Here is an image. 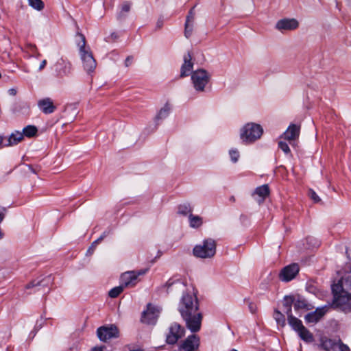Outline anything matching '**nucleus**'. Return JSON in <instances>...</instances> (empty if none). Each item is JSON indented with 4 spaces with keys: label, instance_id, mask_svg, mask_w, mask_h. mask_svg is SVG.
<instances>
[{
    "label": "nucleus",
    "instance_id": "obj_24",
    "mask_svg": "<svg viewBox=\"0 0 351 351\" xmlns=\"http://www.w3.org/2000/svg\"><path fill=\"white\" fill-rule=\"evenodd\" d=\"M294 309L296 311H309L313 308V306L307 302V301L300 296L297 298H294Z\"/></svg>",
    "mask_w": 351,
    "mask_h": 351
},
{
    "label": "nucleus",
    "instance_id": "obj_38",
    "mask_svg": "<svg viewBox=\"0 0 351 351\" xmlns=\"http://www.w3.org/2000/svg\"><path fill=\"white\" fill-rule=\"evenodd\" d=\"M278 147L280 148L285 154H289L290 152V149L288 144L283 141H280L278 143Z\"/></svg>",
    "mask_w": 351,
    "mask_h": 351
},
{
    "label": "nucleus",
    "instance_id": "obj_54",
    "mask_svg": "<svg viewBox=\"0 0 351 351\" xmlns=\"http://www.w3.org/2000/svg\"><path fill=\"white\" fill-rule=\"evenodd\" d=\"M130 351H142V350L140 349H136V350H130Z\"/></svg>",
    "mask_w": 351,
    "mask_h": 351
},
{
    "label": "nucleus",
    "instance_id": "obj_21",
    "mask_svg": "<svg viewBox=\"0 0 351 351\" xmlns=\"http://www.w3.org/2000/svg\"><path fill=\"white\" fill-rule=\"evenodd\" d=\"M38 106L45 114H51L56 109L52 100L49 97L40 99L38 101Z\"/></svg>",
    "mask_w": 351,
    "mask_h": 351
},
{
    "label": "nucleus",
    "instance_id": "obj_28",
    "mask_svg": "<svg viewBox=\"0 0 351 351\" xmlns=\"http://www.w3.org/2000/svg\"><path fill=\"white\" fill-rule=\"evenodd\" d=\"M170 105L168 103L165 104V105L159 110V112L156 114L155 117V121L156 122H158L159 121L167 118L170 112Z\"/></svg>",
    "mask_w": 351,
    "mask_h": 351
},
{
    "label": "nucleus",
    "instance_id": "obj_40",
    "mask_svg": "<svg viewBox=\"0 0 351 351\" xmlns=\"http://www.w3.org/2000/svg\"><path fill=\"white\" fill-rule=\"evenodd\" d=\"M308 195L315 202H319L321 201V199L319 197V196L317 195V193L312 189L309 190Z\"/></svg>",
    "mask_w": 351,
    "mask_h": 351
},
{
    "label": "nucleus",
    "instance_id": "obj_44",
    "mask_svg": "<svg viewBox=\"0 0 351 351\" xmlns=\"http://www.w3.org/2000/svg\"><path fill=\"white\" fill-rule=\"evenodd\" d=\"M8 95H10L11 96H15L16 95V93H17V90L15 88H10L8 90Z\"/></svg>",
    "mask_w": 351,
    "mask_h": 351
},
{
    "label": "nucleus",
    "instance_id": "obj_26",
    "mask_svg": "<svg viewBox=\"0 0 351 351\" xmlns=\"http://www.w3.org/2000/svg\"><path fill=\"white\" fill-rule=\"evenodd\" d=\"M193 211V206L189 202L180 204L178 207V213L184 216L191 215Z\"/></svg>",
    "mask_w": 351,
    "mask_h": 351
},
{
    "label": "nucleus",
    "instance_id": "obj_42",
    "mask_svg": "<svg viewBox=\"0 0 351 351\" xmlns=\"http://www.w3.org/2000/svg\"><path fill=\"white\" fill-rule=\"evenodd\" d=\"M90 351H108L105 346H95Z\"/></svg>",
    "mask_w": 351,
    "mask_h": 351
},
{
    "label": "nucleus",
    "instance_id": "obj_25",
    "mask_svg": "<svg viewBox=\"0 0 351 351\" xmlns=\"http://www.w3.org/2000/svg\"><path fill=\"white\" fill-rule=\"evenodd\" d=\"M294 305V297L285 296L284 299L283 306L285 307V312L287 315V320L289 324V316L293 317L291 313V305Z\"/></svg>",
    "mask_w": 351,
    "mask_h": 351
},
{
    "label": "nucleus",
    "instance_id": "obj_8",
    "mask_svg": "<svg viewBox=\"0 0 351 351\" xmlns=\"http://www.w3.org/2000/svg\"><path fill=\"white\" fill-rule=\"evenodd\" d=\"M161 308L151 303L147 304L146 309L141 315V321L147 325H155L160 316Z\"/></svg>",
    "mask_w": 351,
    "mask_h": 351
},
{
    "label": "nucleus",
    "instance_id": "obj_20",
    "mask_svg": "<svg viewBox=\"0 0 351 351\" xmlns=\"http://www.w3.org/2000/svg\"><path fill=\"white\" fill-rule=\"evenodd\" d=\"M269 189L267 184H263L256 189L253 197L258 204H261L267 196L269 195Z\"/></svg>",
    "mask_w": 351,
    "mask_h": 351
},
{
    "label": "nucleus",
    "instance_id": "obj_55",
    "mask_svg": "<svg viewBox=\"0 0 351 351\" xmlns=\"http://www.w3.org/2000/svg\"><path fill=\"white\" fill-rule=\"evenodd\" d=\"M10 337H11V334H10V332H9L8 335V338H10Z\"/></svg>",
    "mask_w": 351,
    "mask_h": 351
},
{
    "label": "nucleus",
    "instance_id": "obj_36",
    "mask_svg": "<svg viewBox=\"0 0 351 351\" xmlns=\"http://www.w3.org/2000/svg\"><path fill=\"white\" fill-rule=\"evenodd\" d=\"M193 28V24L189 23H185L184 35L186 38L191 36Z\"/></svg>",
    "mask_w": 351,
    "mask_h": 351
},
{
    "label": "nucleus",
    "instance_id": "obj_27",
    "mask_svg": "<svg viewBox=\"0 0 351 351\" xmlns=\"http://www.w3.org/2000/svg\"><path fill=\"white\" fill-rule=\"evenodd\" d=\"M189 226L192 228H198L203 224V219L199 215H195L193 213L189 215Z\"/></svg>",
    "mask_w": 351,
    "mask_h": 351
},
{
    "label": "nucleus",
    "instance_id": "obj_46",
    "mask_svg": "<svg viewBox=\"0 0 351 351\" xmlns=\"http://www.w3.org/2000/svg\"><path fill=\"white\" fill-rule=\"evenodd\" d=\"M96 247H94L92 244L90 246V247L88 249V251H87V253L90 254H92L95 250Z\"/></svg>",
    "mask_w": 351,
    "mask_h": 351
},
{
    "label": "nucleus",
    "instance_id": "obj_45",
    "mask_svg": "<svg viewBox=\"0 0 351 351\" xmlns=\"http://www.w3.org/2000/svg\"><path fill=\"white\" fill-rule=\"evenodd\" d=\"M46 64H47V60H43L40 62V65H39L38 71H43V70L44 69V68L45 67Z\"/></svg>",
    "mask_w": 351,
    "mask_h": 351
},
{
    "label": "nucleus",
    "instance_id": "obj_50",
    "mask_svg": "<svg viewBox=\"0 0 351 351\" xmlns=\"http://www.w3.org/2000/svg\"><path fill=\"white\" fill-rule=\"evenodd\" d=\"M99 243V241L97 240H95V241L93 242L92 245L94 246V247H97V245Z\"/></svg>",
    "mask_w": 351,
    "mask_h": 351
},
{
    "label": "nucleus",
    "instance_id": "obj_47",
    "mask_svg": "<svg viewBox=\"0 0 351 351\" xmlns=\"http://www.w3.org/2000/svg\"><path fill=\"white\" fill-rule=\"evenodd\" d=\"M132 62V58L130 57H128L125 61V64L126 66H128Z\"/></svg>",
    "mask_w": 351,
    "mask_h": 351
},
{
    "label": "nucleus",
    "instance_id": "obj_35",
    "mask_svg": "<svg viewBox=\"0 0 351 351\" xmlns=\"http://www.w3.org/2000/svg\"><path fill=\"white\" fill-rule=\"evenodd\" d=\"M25 49L27 50V52L29 53L30 56H34V52L37 51L36 46L35 45L31 44V43H27L25 45Z\"/></svg>",
    "mask_w": 351,
    "mask_h": 351
},
{
    "label": "nucleus",
    "instance_id": "obj_19",
    "mask_svg": "<svg viewBox=\"0 0 351 351\" xmlns=\"http://www.w3.org/2000/svg\"><path fill=\"white\" fill-rule=\"evenodd\" d=\"M56 71L58 77L68 75L71 71V64L60 59L56 64Z\"/></svg>",
    "mask_w": 351,
    "mask_h": 351
},
{
    "label": "nucleus",
    "instance_id": "obj_1",
    "mask_svg": "<svg viewBox=\"0 0 351 351\" xmlns=\"http://www.w3.org/2000/svg\"><path fill=\"white\" fill-rule=\"evenodd\" d=\"M178 311L191 332H198L202 326L203 316L199 310V302L193 290L184 293L178 304Z\"/></svg>",
    "mask_w": 351,
    "mask_h": 351
},
{
    "label": "nucleus",
    "instance_id": "obj_5",
    "mask_svg": "<svg viewBox=\"0 0 351 351\" xmlns=\"http://www.w3.org/2000/svg\"><path fill=\"white\" fill-rule=\"evenodd\" d=\"M216 253V243L212 239H205L202 244L197 245L193 248L195 256L208 258L214 256Z\"/></svg>",
    "mask_w": 351,
    "mask_h": 351
},
{
    "label": "nucleus",
    "instance_id": "obj_11",
    "mask_svg": "<svg viewBox=\"0 0 351 351\" xmlns=\"http://www.w3.org/2000/svg\"><path fill=\"white\" fill-rule=\"evenodd\" d=\"M147 269H141L138 271H129L121 276V285L124 288L133 287L137 283L138 277L145 274Z\"/></svg>",
    "mask_w": 351,
    "mask_h": 351
},
{
    "label": "nucleus",
    "instance_id": "obj_14",
    "mask_svg": "<svg viewBox=\"0 0 351 351\" xmlns=\"http://www.w3.org/2000/svg\"><path fill=\"white\" fill-rule=\"evenodd\" d=\"M199 346V338L196 335H189L179 346V351H194Z\"/></svg>",
    "mask_w": 351,
    "mask_h": 351
},
{
    "label": "nucleus",
    "instance_id": "obj_12",
    "mask_svg": "<svg viewBox=\"0 0 351 351\" xmlns=\"http://www.w3.org/2000/svg\"><path fill=\"white\" fill-rule=\"evenodd\" d=\"M319 347L325 351H349L348 346L340 341H335L329 339H322Z\"/></svg>",
    "mask_w": 351,
    "mask_h": 351
},
{
    "label": "nucleus",
    "instance_id": "obj_53",
    "mask_svg": "<svg viewBox=\"0 0 351 351\" xmlns=\"http://www.w3.org/2000/svg\"><path fill=\"white\" fill-rule=\"evenodd\" d=\"M97 240V241H99V242L100 243V242H101V241L103 240V239H102V237H99Z\"/></svg>",
    "mask_w": 351,
    "mask_h": 351
},
{
    "label": "nucleus",
    "instance_id": "obj_49",
    "mask_svg": "<svg viewBox=\"0 0 351 351\" xmlns=\"http://www.w3.org/2000/svg\"><path fill=\"white\" fill-rule=\"evenodd\" d=\"M40 56H41L40 53L37 50V51L34 52V56L33 57L39 58Z\"/></svg>",
    "mask_w": 351,
    "mask_h": 351
},
{
    "label": "nucleus",
    "instance_id": "obj_18",
    "mask_svg": "<svg viewBox=\"0 0 351 351\" xmlns=\"http://www.w3.org/2000/svg\"><path fill=\"white\" fill-rule=\"evenodd\" d=\"M23 134L21 132L16 131L12 133L9 137H1V145L12 146L18 144L23 139Z\"/></svg>",
    "mask_w": 351,
    "mask_h": 351
},
{
    "label": "nucleus",
    "instance_id": "obj_15",
    "mask_svg": "<svg viewBox=\"0 0 351 351\" xmlns=\"http://www.w3.org/2000/svg\"><path fill=\"white\" fill-rule=\"evenodd\" d=\"M53 284V278L51 275L47 276L42 278H36L28 283L25 286V289H29L33 287H37L38 291L42 289L48 288Z\"/></svg>",
    "mask_w": 351,
    "mask_h": 351
},
{
    "label": "nucleus",
    "instance_id": "obj_33",
    "mask_svg": "<svg viewBox=\"0 0 351 351\" xmlns=\"http://www.w3.org/2000/svg\"><path fill=\"white\" fill-rule=\"evenodd\" d=\"M130 10V3L128 2H125L121 5V10L120 13L118 14V19H121L123 17L125 16V14L128 13Z\"/></svg>",
    "mask_w": 351,
    "mask_h": 351
},
{
    "label": "nucleus",
    "instance_id": "obj_52",
    "mask_svg": "<svg viewBox=\"0 0 351 351\" xmlns=\"http://www.w3.org/2000/svg\"><path fill=\"white\" fill-rule=\"evenodd\" d=\"M6 209L5 208H1V221L3 220V211H5Z\"/></svg>",
    "mask_w": 351,
    "mask_h": 351
},
{
    "label": "nucleus",
    "instance_id": "obj_4",
    "mask_svg": "<svg viewBox=\"0 0 351 351\" xmlns=\"http://www.w3.org/2000/svg\"><path fill=\"white\" fill-rule=\"evenodd\" d=\"M263 133L261 125L254 123H246L240 130V137L245 143H252L259 139Z\"/></svg>",
    "mask_w": 351,
    "mask_h": 351
},
{
    "label": "nucleus",
    "instance_id": "obj_16",
    "mask_svg": "<svg viewBox=\"0 0 351 351\" xmlns=\"http://www.w3.org/2000/svg\"><path fill=\"white\" fill-rule=\"evenodd\" d=\"M298 26L299 23L295 19H283L279 20L276 24V28L280 32L294 30Z\"/></svg>",
    "mask_w": 351,
    "mask_h": 351
},
{
    "label": "nucleus",
    "instance_id": "obj_29",
    "mask_svg": "<svg viewBox=\"0 0 351 351\" xmlns=\"http://www.w3.org/2000/svg\"><path fill=\"white\" fill-rule=\"evenodd\" d=\"M37 132L38 130L36 127L29 125L23 128L22 133L23 134V137L27 136L31 138L36 136Z\"/></svg>",
    "mask_w": 351,
    "mask_h": 351
},
{
    "label": "nucleus",
    "instance_id": "obj_6",
    "mask_svg": "<svg viewBox=\"0 0 351 351\" xmlns=\"http://www.w3.org/2000/svg\"><path fill=\"white\" fill-rule=\"evenodd\" d=\"M289 324L298 333L300 339L306 343H309L314 341L313 335L303 325L300 319L289 316Z\"/></svg>",
    "mask_w": 351,
    "mask_h": 351
},
{
    "label": "nucleus",
    "instance_id": "obj_37",
    "mask_svg": "<svg viewBox=\"0 0 351 351\" xmlns=\"http://www.w3.org/2000/svg\"><path fill=\"white\" fill-rule=\"evenodd\" d=\"M229 154L230 156L231 160L232 162H237L239 158V153L238 150L237 149H231L229 152Z\"/></svg>",
    "mask_w": 351,
    "mask_h": 351
},
{
    "label": "nucleus",
    "instance_id": "obj_10",
    "mask_svg": "<svg viewBox=\"0 0 351 351\" xmlns=\"http://www.w3.org/2000/svg\"><path fill=\"white\" fill-rule=\"evenodd\" d=\"M184 334V328L180 324L174 322L169 328V331L166 335V342L168 344H175Z\"/></svg>",
    "mask_w": 351,
    "mask_h": 351
},
{
    "label": "nucleus",
    "instance_id": "obj_23",
    "mask_svg": "<svg viewBox=\"0 0 351 351\" xmlns=\"http://www.w3.org/2000/svg\"><path fill=\"white\" fill-rule=\"evenodd\" d=\"M300 127L295 124H291L287 130L284 132L283 136L287 141L295 140L298 138Z\"/></svg>",
    "mask_w": 351,
    "mask_h": 351
},
{
    "label": "nucleus",
    "instance_id": "obj_43",
    "mask_svg": "<svg viewBox=\"0 0 351 351\" xmlns=\"http://www.w3.org/2000/svg\"><path fill=\"white\" fill-rule=\"evenodd\" d=\"M119 36L116 32H112L108 38L105 40L106 42H109L110 40H115L118 38Z\"/></svg>",
    "mask_w": 351,
    "mask_h": 351
},
{
    "label": "nucleus",
    "instance_id": "obj_32",
    "mask_svg": "<svg viewBox=\"0 0 351 351\" xmlns=\"http://www.w3.org/2000/svg\"><path fill=\"white\" fill-rule=\"evenodd\" d=\"M29 5L33 8L40 10L44 7V3L41 0H28Z\"/></svg>",
    "mask_w": 351,
    "mask_h": 351
},
{
    "label": "nucleus",
    "instance_id": "obj_34",
    "mask_svg": "<svg viewBox=\"0 0 351 351\" xmlns=\"http://www.w3.org/2000/svg\"><path fill=\"white\" fill-rule=\"evenodd\" d=\"M166 286L167 287V289H169L171 286H174L177 289H181V288L184 287L185 285L183 282H182L179 280L177 282H171L170 280H169L168 282H167Z\"/></svg>",
    "mask_w": 351,
    "mask_h": 351
},
{
    "label": "nucleus",
    "instance_id": "obj_7",
    "mask_svg": "<svg viewBox=\"0 0 351 351\" xmlns=\"http://www.w3.org/2000/svg\"><path fill=\"white\" fill-rule=\"evenodd\" d=\"M210 78V74L205 69H198L191 73V80L195 90L204 92Z\"/></svg>",
    "mask_w": 351,
    "mask_h": 351
},
{
    "label": "nucleus",
    "instance_id": "obj_9",
    "mask_svg": "<svg viewBox=\"0 0 351 351\" xmlns=\"http://www.w3.org/2000/svg\"><path fill=\"white\" fill-rule=\"evenodd\" d=\"M97 335L101 341L106 342L112 338L119 337V330L114 324L102 326L97 328Z\"/></svg>",
    "mask_w": 351,
    "mask_h": 351
},
{
    "label": "nucleus",
    "instance_id": "obj_2",
    "mask_svg": "<svg viewBox=\"0 0 351 351\" xmlns=\"http://www.w3.org/2000/svg\"><path fill=\"white\" fill-rule=\"evenodd\" d=\"M332 291L334 295L333 304L343 312L351 311V293L343 289L341 281L332 285Z\"/></svg>",
    "mask_w": 351,
    "mask_h": 351
},
{
    "label": "nucleus",
    "instance_id": "obj_17",
    "mask_svg": "<svg viewBox=\"0 0 351 351\" xmlns=\"http://www.w3.org/2000/svg\"><path fill=\"white\" fill-rule=\"evenodd\" d=\"M327 311V306L317 308L315 311L306 314L304 319L306 323L316 324L325 315Z\"/></svg>",
    "mask_w": 351,
    "mask_h": 351
},
{
    "label": "nucleus",
    "instance_id": "obj_48",
    "mask_svg": "<svg viewBox=\"0 0 351 351\" xmlns=\"http://www.w3.org/2000/svg\"><path fill=\"white\" fill-rule=\"evenodd\" d=\"M108 234H109V232L105 231L102 233V234L100 236V237H102V239H104Z\"/></svg>",
    "mask_w": 351,
    "mask_h": 351
},
{
    "label": "nucleus",
    "instance_id": "obj_31",
    "mask_svg": "<svg viewBox=\"0 0 351 351\" xmlns=\"http://www.w3.org/2000/svg\"><path fill=\"white\" fill-rule=\"evenodd\" d=\"M274 317L278 324L281 326H284L285 324V315L280 311L276 310L274 314Z\"/></svg>",
    "mask_w": 351,
    "mask_h": 351
},
{
    "label": "nucleus",
    "instance_id": "obj_51",
    "mask_svg": "<svg viewBox=\"0 0 351 351\" xmlns=\"http://www.w3.org/2000/svg\"><path fill=\"white\" fill-rule=\"evenodd\" d=\"M99 243V241L97 240H95V241L93 242L92 245L94 246V247H97V245Z\"/></svg>",
    "mask_w": 351,
    "mask_h": 351
},
{
    "label": "nucleus",
    "instance_id": "obj_41",
    "mask_svg": "<svg viewBox=\"0 0 351 351\" xmlns=\"http://www.w3.org/2000/svg\"><path fill=\"white\" fill-rule=\"evenodd\" d=\"M248 308L252 313H255L257 309L256 304L252 302L247 301Z\"/></svg>",
    "mask_w": 351,
    "mask_h": 351
},
{
    "label": "nucleus",
    "instance_id": "obj_13",
    "mask_svg": "<svg viewBox=\"0 0 351 351\" xmlns=\"http://www.w3.org/2000/svg\"><path fill=\"white\" fill-rule=\"evenodd\" d=\"M299 266L296 263H293L285 267L279 274V278L282 281L289 282L293 280L299 272Z\"/></svg>",
    "mask_w": 351,
    "mask_h": 351
},
{
    "label": "nucleus",
    "instance_id": "obj_3",
    "mask_svg": "<svg viewBox=\"0 0 351 351\" xmlns=\"http://www.w3.org/2000/svg\"><path fill=\"white\" fill-rule=\"evenodd\" d=\"M77 36H80L81 41L77 44L79 47V52L84 69L88 74L93 72L97 66V62L94 58L89 47L86 46L85 36L80 33H77Z\"/></svg>",
    "mask_w": 351,
    "mask_h": 351
},
{
    "label": "nucleus",
    "instance_id": "obj_30",
    "mask_svg": "<svg viewBox=\"0 0 351 351\" xmlns=\"http://www.w3.org/2000/svg\"><path fill=\"white\" fill-rule=\"evenodd\" d=\"M123 289L124 287L122 285L115 287L109 291L108 295L112 298H115L123 292Z\"/></svg>",
    "mask_w": 351,
    "mask_h": 351
},
{
    "label": "nucleus",
    "instance_id": "obj_22",
    "mask_svg": "<svg viewBox=\"0 0 351 351\" xmlns=\"http://www.w3.org/2000/svg\"><path fill=\"white\" fill-rule=\"evenodd\" d=\"M192 56L188 52L187 54L184 56V63L181 67L180 77H183L189 75L193 69V64L191 62Z\"/></svg>",
    "mask_w": 351,
    "mask_h": 351
},
{
    "label": "nucleus",
    "instance_id": "obj_39",
    "mask_svg": "<svg viewBox=\"0 0 351 351\" xmlns=\"http://www.w3.org/2000/svg\"><path fill=\"white\" fill-rule=\"evenodd\" d=\"M194 19H195V12H194V8H192L189 11V14L186 16V23H189L193 24Z\"/></svg>",
    "mask_w": 351,
    "mask_h": 351
}]
</instances>
